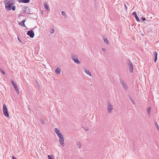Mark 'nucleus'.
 <instances>
[{
  "label": "nucleus",
  "mask_w": 159,
  "mask_h": 159,
  "mask_svg": "<svg viewBox=\"0 0 159 159\" xmlns=\"http://www.w3.org/2000/svg\"><path fill=\"white\" fill-rule=\"evenodd\" d=\"M7 2L5 4L6 9L8 11H10L11 9L14 11L16 9V6H14V2L12 0H6Z\"/></svg>",
  "instance_id": "nucleus-1"
},
{
  "label": "nucleus",
  "mask_w": 159,
  "mask_h": 159,
  "mask_svg": "<svg viewBox=\"0 0 159 159\" xmlns=\"http://www.w3.org/2000/svg\"><path fill=\"white\" fill-rule=\"evenodd\" d=\"M3 111L4 116L6 117H8L9 114L8 112L7 108L5 104L3 105Z\"/></svg>",
  "instance_id": "nucleus-2"
},
{
  "label": "nucleus",
  "mask_w": 159,
  "mask_h": 159,
  "mask_svg": "<svg viewBox=\"0 0 159 159\" xmlns=\"http://www.w3.org/2000/svg\"><path fill=\"white\" fill-rule=\"evenodd\" d=\"M127 64L129 66L130 72L131 73L133 71V63L131 62L130 60L128 59L127 61Z\"/></svg>",
  "instance_id": "nucleus-3"
},
{
  "label": "nucleus",
  "mask_w": 159,
  "mask_h": 159,
  "mask_svg": "<svg viewBox=\"0 0 159 159\" xmlns=\"http://www.w3.org/2000/svg\"><path fill=\"white\" fill-rule=\"evenodd\" d=\"M71 59L74 61L75 63L77 64L78 65L80 64V61L78 60V57L76 56H72Z\"/></svg>",
  "instance_id": "nucleus-4"
},
{
  "label": "nucleus",
  "mask_w": 159,
  "mask_h": 159,
  "mask_svg": "<svg viewBox=\"0 0 159 159\" xmlns=\"http://www.w3.org/2000/svg\"><path fill=\"white\" fill-rule=\"evenodd\" d=\"M61 136H60V137H59V142L61 145L63 147H64L65 146L64 138L63 137V135Z\"/></svg>",
  "instance_id": "nucleus-5"
},
{
  "label": "nucleus",
  "mask_w": 159,
  "mask_h": 159,
  "mask_svg": "<svg viewBox=\"0 0 159 159\" xmlns=\"http://www.w3.org/2000/svg\"><path fill=\"white\" fill-rule=\"evenodd\" d=\"M11 82L12 84L14 87V88L15 89V90L16 91L17 94H19V91L16 84L15 83L14 81H13L12 80H11Z\"/></svg>",
  "instance_id": "nucleus-6"
},
{
  "label": "nucleus",
  "mask_w": 159,
  "mask_h": 159,
  "mask_svg": "<svg viewBox=\"0 0 159 159\" xmlns=\"http://www.w3.org/2000/svg\"><path fill=\"white\" fill-rule=\"evenodd\" d=\"M27 34L31 38H33L34 35L33 30H28L27 33Z\"/></svg>",
  "instance_id": "nucleus-7"
},
{
  "label": "nucleus",
  "mask_w": 159,
  "mask_h": 159,
  "mask_svg": "<svg viewBox=\"0 0 159 159\" xmlns=\"http://www.w3.org/2000/svg\"><path fill=\"white\" fill-rule=\"evenodd\" d=\"M120 83L122 86L124 87V89L126 90H127L128 89V87L126 84L122 80H121L120 81Z\"/></svg>",
  "instance_id": "nucleus-8"
},
{
  "label": "nucleus",
  "mask_w": 159,
  "mask_h": 159,
  "mask_svg": "<svg viewBox=\"0 0 159 159\" xmlns=\"http://www.w3.org/2000/svg\"><path fill=\"white\" fill-rule=\"evenodd\" d=\"M54 131L58 137L60 136H61L62 135L59 130L57 128H55L54 129Z\"/></svg>",
  "instance_id": "nucleus-9"
},
{
  "label": "nucleus",
  "mask_w": 159,
  "mask_h": 159,
  "mask_svg": "<svg viewBox=\"0 0 159 159\" xmlns=\"http://www.w3.org/2000/svg\"><path fill=\"white\" fill-rule=\"evenodd\" d=\"M112 109H113V107H112V106H111V104L109 103L108 104V106L107 107V110H108V112L109 113H110L111 112V111Z\"/></svg>",
  "instance_id": "nucleus-10"
},
{
  "label": "nucleus",
  "mask_w": 159,
  "mask_h": 159,
  "mask_svg": "<svg viewBox=\"0 0 159 159\" xmlns=\"http://www.w3.org/2000/svg\"><path fill=\"white\" fill-rule=\"evenodd\" d=\"M24 12L25 13L29 14L30 13V10L29 7H26L24 8Z\"/></svg>",
  "instance_id": "nucleus-11"
},
{
  "label": "nucleus",
  "mask_w": 159,
  "mask_h": 159,
  "mask_svg": "<svg viewBox=\"0 0 159 159\" xmlns=\"http://www.w3.org/2000/svg\"><path fill=\"white\" fill-rule=\"evenodd\" d=\"M133 14L136 20L137 21H140V19L138 17V16H137L136 12L134 11L133 12Z\"/></svg>",
  "instance_id": "nucleus-12"
},
{
  "label": "nucleus",
  "mask_w": 159,
  "mask_h": 159,
  "mask_svg": "<svg viewBox=\"0 0 159 159\" xmlns=\"http://www.w3.org/2000/svg\"><path fill=\"white\" fill-rule=\"evenodd\" d=\"M76 147L77 148H82V146L81 143L78 142L76 143Z\"/></svg>",
  "instance_id": "nucleus-13"
},
{
  "label": "nucleus",
  "mask_w": 159,
  "mask_h": 159,
  "mask_svg": "<svg viewBox=\"0 0 159 159\" xmlns=\"http://www.w3.org/2000/svg\"><path fill=\"white\" fill-rule=\"evenodd\" d=\"M18 1L19 2L27 3L29 2L30 0H18Z\"/></svg>",
  "instance_id": "nucleus-14"
},
{
  "label": "nucleus",
  "mask_w": 159,
  "mask_h": 159,
  "mask_svg": "<svg viewBox=\"0 0 159 159\" xmlns=\"http://www.w3.org/2000/svg\"><path fill=\"white\" fill-rule=\"evenodd\" d=\"M153 55L155 56L154 61H155V62H156V61L157 60V52H154Z\"/></svg>",
  "instance_id": "nucleus-15"
},
{
  "label": "nucleus",
  "mask_w": 159,
  "mask_h": 159,
  "mask_svg": "<svg viewBox=\"0 0 159 159\" xmlns=\"http://www.w3.org/2000/svg\"><path fill=\"white\" fill-rule=\"evenodd\" d=\"M44 6L45 8L46 9V10L49 11H50V9L48 7V4L47 3H44Z\"/></svg>",
  "instance_id": "nucleus-16"
},
{
  "label": "nucleus",
  "mask_w": 159,
  "mask_h": 159,
  "mask_svg": "<svg viewBox=\"0 0 159 159\" xmlns=\"http://www.w3.org/2000/svg\"><path fill=\"white\" fill-rule=\"evenodd\" d=\"M55 72L57 74H59L61 72V70L59 68H57L55 70Z\"/></svg>",
  "instance_id": "nucleus-17"
},
{
  "label": "nucleus",
  "mask_w": 159,
  "mask_h": 159,
  "mask_svg": "<svg viewBox=\"0 0 159 159\" xmlns=\"http://www.w3.org/2000/svg\"><path fill=\"white\" fill-rule=\"evenodd\" d=\"M103 39L105 43L107 44H108V43H109V42L107 39L106 38H105V37H103Z\"/></svg>",
  "instance_id": "nucleus-18"
},
{
  "label": "nucleus",
  "mask_w": 159,
  "mask_h": 159,
  "mask_svg": "<svg viewBox=\"0 0 159 159\" xmlns=\"http://www.w3.org/2000/svg\"><path fill=\"white\" fill-rule=\"evenodd\" d=\"M84 71L87 74L89 75L90 76H92L91 74L89 71L86 69H85Z\"/></svg>",
  "instance_id": "nucleus-19"
},
{
  "label": "nucleus",
  "mask_w": 159,
  "mask_h": 159,
  "mask_svg": "<svg viewBox=\"0 0 159 159\" xmlns=\"http://www.w3.org/2000/svg\"><path fill=\"white\" fill-rule=\"evenodd\" d=\"M151 107H148L147 109V112H148V115L150 114V112L151 111Z\"/></svg>",
  "instance_id": "nucleus-20"
},
{
  "label": "nucleus",
  "mask_w": 159,
  "mask_h": 159,
  "mask_svg": "<svg viewBox=\"0 0 159 159\" xmlns=\"http://www.w3.org/2000/svg\"><path fill=\"white\" fill-rule=\"evenodd\" d=\"M128 96H129V99H130V100H131V102H132L133 104H135L134 102V101H133V99L130 97V96L129 95Z\"/></svg>",
  "instance_id": "nucleus-21"
},
{
  "label": "nucleus",
  "mask_w": 159,
  "mask_h": 159,
  "mask_svg": "<svg viewBox=\"0 0 159 159\" xmlns=\"http://www.w3.org/2000/svg\"><path fill=\"white\" fill-rule=\"evenodd\" d=\"M155 124L157 129L159 131V126H158L157 123L156 122H155Z\"/></svg>",
  "instance_id": "nucleus-22"
},
{
  "label": "nucleus",
  "mask_w": 159,
  "mask_h": 159,
  "mask_svg": "<svg viewBox=\"0 0 159 159\" xmlns=\"http://www.w3.org/2000/svg\"><path fill=\"white\" fill-rule=\"evenodd\" d=\"M25 21L24 20H23L22 21V22L20 23V25H25L24 23H25Z\"/></svg>",
  "instance_id": "nucleus-23"
},
{
  "label": "nucleus",
  "mask_w": 159,
  "mask_h": 159,
  "mask_svg": "<svg viewBox=\"0 0 159 159\" xmlns=\"http://www.w3.org/2000/svg\"><path fill=\"white\" fill-rule=\"evenodd\" d=\"M0 71L1 72V73L4 74V75H5V72L4 71H3L2 69H0Z\"/></svg>",
  "instance_id": "nucleus-24"
},
{
  "label": "nucleus",
  "mask_w": 159,
  "mask_h": 159,
  "mask_svg": "<svg viewBox=\"0 0 159 159\" xmlns=\"http://www.w3.org/2000/svg\"><path fill=\"white\" fill-rule=\"evenodd\" d=\"M61 13L63 16H66V14L64 11H62L61 12Z\"/></svg>",
  "instance_id": "nucleus-25"
},
{
  "label": "nucleus",
  "mask_w": 159,
  "mask_h": 159,
  "mask_svg": "<svg viewBox=\"0 0 159 159\" xmlns=\"http://www.w3.org/2000/svg\"><path fill=\"white\" fill-rule=\"evenodd\" d=\"M125 8V10H127V7L125 4H124Z\"/></svg>",
  "instance_id": "nucleus-26"
},
{
  "label": "nucleus",
  "mask_w": 159,
  "mask_h": 159,
  "mask_svg": "<svg viewBox=\"0 0 159 159\" xmlns=\"http://www.w3.org/2000/svg\"><path fill=\"white\" fill-rule=\"evenodd\" d=\"M41 122L42 124H43L45 123V122H44V121L42 119H41Z\"/></svg>",
  "instance_id": "nucleus-27"
},
{
  "label": "nucleus",
  "mask_w": 159,
  "mask_h": 159,
  "mask_svg": "<svg viewBox=\"0 0 159 159\" xmlns=\"http://www.w3.org/2000/svg\"><path fill=\"white\" fill-rule=\"evenodd\" d=\"M54 32V30H50V33L51 34H53Z\"/></svg>",
  "instance_id": "nucleus-28"
},
{
  "label": "nucleus",
  "mask_w": 159,
  "mask_h": 159,
  "mask_svg": "<svg viewBox=\"0 0 159 159\" xmlns=\"http://www.w3.org/2000/svg\"><path fill=\"white\" fill-rule=\"evenodd\" d=\"M102 50L104 52H106V49L105 48H102Z\"/></svg>",
  "instance_id": "nucleus-29"
},
{
  "label": "nucleus",
  "mask_w": 159,
  "mask_h": 159,
  "mask_svg": "<svg viewBox=\"0 0 159 159\" xmlns=\"http://www.w3.org/2000/svg\"><path fill=\"white\" fill-rule=\"evenodd\" d=\"M18 39L20 43H22V42L21 41V40L19 39V38L18 37Z\"/></svg>",
  "instance_id": "nucleus-30"
},
{
  "label": "nucleus",
  "mask_w": 159,
  "mask_h": 159,
  "mask_svg": "<svg viewBox=\"0 0 159 159\" xmlns=\"http://www.w3.org/2000/svg\"><path fill=\"white\" fill-rule=\"evenodd\" d=\"M142 20H143L144 21L145 20H146V18L145 17H143L142 18Z\"/></svg>",
  "instance_id": "nucleus-31"
},
{
  "label": "nucleus",
  "mask_w": 159,
  "mask_h": 159,
  "mask_svg": "<svg viewBox=\"0 0 159 159\" xmlns=\"http://www.w3.org/2000/svg\"><path fill=\"white\" fill-rule=\"evenodd\" d=\"M142 36H144V34H142Z\"/></svg>",
  "instance_id": "nucleus-32"
},
{
  "label": "nucleus",
  "mask_w": 159,
  "mask_h": 159,
  "mask_svg": "<svg viewBox=\"0 0 159 159\" xmlns=\"http://www.w3.org/2000/svg\"><path fill=\"white\" fill-rule=\"evenodd\" d=\"M85 130H86V131H88V129H86Z\"/></svg>",
  "instance_id": "nucleus-33"
},
{
  "label": "nucleus",
  "mask_w": 159,
  "mask_h": 159,
  "mask_svg": "<svg viewBox=\"0 0 159 159\" xmlns=\"http://www.w3.org/2000/svg\"><path fill=\"white\" fill-rule=\"evenodd\" d=\"M85 130H86V131H88V129H86Z\"/></svg>",
  "instance_id": "nucleus-34"
}]
</instances>
